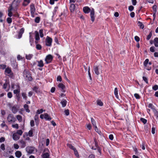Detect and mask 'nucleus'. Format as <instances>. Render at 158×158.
I'll return each instance as SVG.
<instances>
[{
    "instance_id": "obj_1",
    "label": "nucleus",
    "mask_w": 158,
    "mask_h": 158,
    "mask_svg": "<svg viewBox=\"0 0 158 158\" xmlns=\"http://www.w3.org/2000/svg\"><path fill=\"white\" fill-rule=\"evenodd\" d=\"M151 62H149V60L148 59H146L143 63V65L144 68L148 70H150L151 69Z\"/></svg>"
},
{
    "instance_id": "obj_2",
    "label": "nucleus",
    "mask_w": 158,
    "mask_h": 158,
    "mask_svg": "<svg viewBox=\"0 0 158 158\" xmlns=\"http://www.w3.org/2000/svg\"><path fill=\"white\" fill-rule=\"evenodd\" d=\"M40 117L41 119H44L46 120L50 121L52 119L50 116L47 113L41 114Z\"/></svg>"
},
{
    "instance_id": "obj_3",
    "label": "nucleus",
    "mask_w": 158,
    "mask_h": 158,
    "mask_svg": "<svg viewBox=\"0 0 158 158\" xmlns=\"http://www.w3.org/2000/svg\"><path fill=\"white\" fill-rule=\"evenodd\" d=\"M53 56L51 54H49L46 56L45 59L46 63L47 64L51 63L52 60Z\"/></svg>"
},
{
    "instance_id": "obj_4",
    "label": "nucleus",
    "mask_w": 158,
    "mask_h": 158,
    "mask_svg": "<svg viewBox=\"0 0 158 158\" xmlns=\"http://www.w3.org/2000/svg\"><path fill=\"white\" fill-rule=\"evenodd\" d=\"M26 151L29 154L33 153L35 151V148L34 147H27L26 148Z\"/></svg>"
},
{
    "instance_id": "obj_5",
    "label": "nucleus",
    "mask_w": 158,
    "mask_h": 158,
    "mask_svg": "<svg viewBox=\"0 0 158 158\" xmlns=\"http://www.w3.org/2000/svg\"><path fill=\"white\" fill-rule=\"evenodd\" d=\"M8 121L9 123L14 122L16 121V119L14 115L12 114H9L7 118Z\"/></svg>"
},
{
    "instance_id": "obj_6",
    "label": "nucleus",
    "mask_w": 158,
    "mask_h": 158,
    "mask_svg": "<svg viewBox=\"0 0 158 158\" xmlns=\"http://www.w3.org/2000/svg\"><path fill=\"white\" fill-rule=\"evenodd\" d=\"M52 39L48 36H47L45 40V44L47 46L50 47L52 45Z\"/></svg>"
},
{
    "instance_id": "obj_7",
    "label": "nucleus",
    "mask_w": 158,
    "mask_h": 158,
    "mask_svg": "<svg viewBox=\"0 0 158 158\" xmlns=\"http://www.w3.org/2000/svg\"><path fill=\"white\" fill-rule=\"evenodd\" d=\"M3 88L6 90V91H8L10 89L9 82L6 81L4 84L3 85Z\"/></svg>"
},
{
    "instance_id": "obj_8",
    "label": "nucleus",
    "mask_w": 158,
    "mask_h": 158,
    "mask_svg": "<svg viewBox=\"0 0 158 158\" xmlns=\"http://www.w3.org/2000/svg\"><path fill=\"white\" fill-rule=\"evenodd\" d=\"M90 15L91 19V20L92 22H94V10L93 8H92L91 10H90Z\"/></svg>"
},
{
    "instance_id": "obj_9",
    "label": "nucleus",
    "mask_w": 158,
    "mask_h": 158,
    "mask_svg": "<svg viewBox=\"0 0 158 158\" xmlns=\"http://www.w3.org/2000/svg\"><path fill=\"white\" fill-rule=\"evenodd\" d=\"M11 87L13 89H14V90L17 89L19 88H20L19 85L18 83H12L11 85Z\"/></svg>"
},
{
    "instance_id": "obj_10",
    "label": "nucleus",
    "mask_w": 158,
    "mask_h": 158,
    "mask_svg": "<svg viewBox=\"0 0 158 158\" xmlns=\"http://www.w3.org/2000/svg\"><path fill=\"white\" fill-rule=\"evenodd\" d=\"M35 44H38V41L40 40V38L39 37V35L38 32L37 31H35Z\"/></svg>"
},
{
    "instance_id": "obj_11",
    "label": "nucleus",
    "mask_w": 158,
    "mask_h": 158,
    "mask_svg": "<svg viewBox=\"0 0 158 158\" xmlns=\"http://www.w3.org/2000/svg\"><path fill=\"white\" fill-rule=\"evenodd\" d=\"M59 88H60L62 92H64L65 91V86L62 83H59L58 85Z\"/></svg>"
},
{
    "instance_id": "obj_12",
    "label": "nucleus",
    "mask_w": 158,
    "mask_h": 158,
    "mask_svg": "<svg viewBox=\"0 0 158 158\" xmlns=\"http://www.w3.org/2000/svg\"><path fill=\"white\" fill-rule=\"evenodd\" d=\"M83 11L85 14L89 13L90 11V8L88 6H85L83 8Z\"/></svg>"
},
{
    "instance_id": "obj_13",
    "label": "nucleus",
    "mask_w": 158,
    "mask_h": 158,
    "mask_svg": "<svg viewBox=\"0 0 158 158\" xmlns=\"http://www.w3.org/2000/svg\"><path fill=\"white\" fill-rule=\"evenodd\" d=\"M30 10L31 14H33L35 11V6L33 4H31V5Z\"/></svg>"
},
{
    "instance_id": "obj_14",
    "label": "nucleus",
    "mask_w": 158,
    "mask_h": 158,
    "mask_svg": "<svg viewBox=\"0 0 158 158\" xmlns=\"http://www.w3.org/2000/svg\"><path fill=\"white\" fill-rule=\"evenodd\" d=\"M20 147L22 148H25L26 146V142L23 140H21L19 142Z\"/></svg>"
},
{
    "instance_id": "obj_15",
    "label": "nucleus",
    "mask_w": 158,
    "mask_h": 158,
    "mask_svg": "<svg viewBox=\"0 0 158 158\" xmlns=\"http://www.w3.org/2000/svg\"><path fill=\"white\" fill-rule=\"evenodd\" d=\"M99 66H95L94 68V70L95 73L97 75L99 74V72L98 71Z\"/></svg>"
},
{
    "instance_id": "obj_16",
    "label": "nucleus",
    "mask_w": 158,
    "mask_h": 158,
    "mask_svg": "<svg viewBox=\"0 0 158 158\" xmlns=\"http://www.w3.org/2000/svg\"><path fill=\"white\" fill-rule=\"evenodd\" d=\"M49 156V153L48 152L43 153L42 155V158H50Z\"/></svg>"
},
{
    "instance_id": "obj_17",
    "label": "nucleus",
    "mask_w": 158,
    "mask_h": 158,
    "mask_svg": "<svg viewBox=\"0 0 158 158\" xmlns=\"http://www.w3.org/2000/svg\"><path fill=\"white\" fill-rule=\"evenodd\" d=\"M33 55L32 54H26L25 55L26 58L27 60H31L33 57Z\"/></svg>"
},
{
    "instance_id": "obj_18",
    "label": "nucleus",
    "mask_w": 158,
    "mask_h": 158,
    "mask_svg": "<svg viewBox=\"0 0 158 158\" xmlns=\"http://www.w3.org/2000/svg\"><path fill=\"white\" fill-rule=\"evenodd\" d=\"M75 9V5L73 4H70L69 9L71 12H73Z\"/></svg>"
},
{
    "instance_id": "obj_19",
    "label": "nucleus",
    "mask_w": 158,
    "mask_h": 158,
    "mask_svg": "<svg viewBox=\"0 0 158 158\" xmlns=\"http://www.w3.org/2000/svg\"><path fill=\"white\" fill-rule=\"evenodd\" d=\"M5 73L6 74H11L12 72L11 69L9 68H6L5 70Z\"/></svg>"
},
{
    "instance_id": "obj_20",
    "label": "nucleus",
    "mask_w": 158,
    "mask_h": 158,
    "mask_svg": "<svg viewBox=\"0 0 158 158\" xmlns=\"http://www.w3.org/2000/svg\"><path fill=\"white\" fill-rule=\"evenodd\" d=\"M13 138L15 140H17L19 138V136L16 133H14L13 135Z\"/></svg>"
},
{
    "instance_id": "obj_21",
    "label": "nucleus",
    "mask_w": 158,
    "mask_h": 158,
    "mask_svg": "<svg viewBox=\"0 0 158 158\" xmlns=\"http://www.w3.org/2000/svg\"><path fill=\"white\" fill-rule=\"evenodd\" d=\"M38 63V66L42 67H43L44 66V64L43 63V61L42 60H40L39 61H37Z\"/></svg>"
},
{
    "instance_id": "obj_22",
    "label": "nucleus",
    "mask_w": 158,
    "mask_h": 158,
    "mask_svg": "<svg viewBox=\"0 0 158 158\" xmlns=\"http://www.w3.org/2000/svg\"><path fill=\"white\" fill-rule=\"evenodd\" d=\"M24 32V29L23 28H22L21 29L18 35V38L20 39V38L22 36V35L23 34Z\"/></svg>"
},
{
    "instance_id": "obj_23",
    "label": "nucleus",
    "mask_w": 158,
    "mask_h": 158,
    "mask_svg": "<svg viewBox=\"0 0 158 158\" xmlns=\"http://www.w3.org/2000/svg\"><path fill=\"white\" fill-rule=\"evenodd\" d=\"M15 155L17 157L20 158L22 156L21 152L19 151H17L15 153Z\"/></svg>"
},
{
    "instance_id": "obj_24",
    "label": "nucleus",
    "mask_w": 158,
    "mask_h": 158,
    "mask_svg": "<svg viewBox=\"0 0 158 158\" xmlns=\"http://www.w3.org/2000/svg\"><path fill=\"white\" fill-rule=\"evenodd\" d=\"M114 93L116 98H117L118 99L119 98V96L118 95V91L117 88H115L114 89Z\"/></svg>"
},
{
    "instance_id": "obj_25",
    "label": "nucleus",
    "mask_w": 158,
    "mask_h": 158,
    "mask_svg": "<svg viewBox=\"0 0 158 158\" xmlns=\"http://www.w3.org/2000/svg\"><path fill=\"white\" fill-rule=\"evenodd\" d=\"M30 0H23V5L24 6H27L30 3Z\"/></svg>"
},
{
    "instance_id": "obj_26",
    "label": "nucleus",
    "mask_w": 158,
    "mask_h": 158,
    "mask_svg": "<svg viewBox=\"0 0 158 158\" xmlns=\"http://www.w3.org/2000/svg\"><path fill=\"white\" fill-rule=\"evenodd\" d=\"M60 103L62 104V106L63 107H64L66 105L67 101L65 99H63L61 102Z\"/></svg>"
},
{
    "instance_id": "obj_27",
    "label": "nucleus",
    "mask_w": 158,
    "mask_h": 158,
    "mask_svg": "<svg viewBox=\"0 0 158 158\" xmlns=\"http://www.w3.org/2000/svg\"><path fill=\"white\" fill-rule=\"evenodd\" d=\"M32 33L31 32L29 33L30 42L31 43V45H32V43L34 40L33 36L32 35Z\"/></svg>"
},
{
    "instance_id": "obj_28",
    "label": "nucleus",
    "mask_w": 158,
    "mask_h": 158,
    "mask_svg": "<svg viewBox=\"0 0 158 158\" xmlns=\"http://www.w3.org/2000/svg\"><path fill=\"white\" fill-rule=\"evenodd\" d=\"M154 43L156 47H158V38H156L154 40Z\"/></svg>"
},
{
    "instance_id": "obj_29",
    "label": "nucleus",
    "mask_w": 158,
    "mask_h": 158,
    "mask_svg": "<svg viewBox=\"0 0 158 158\" xmlns=\"http://www.w3.org/2000/svg\"><path fill=\"white\" fill-rule=\"evenodd\" d=\"M137 24L138 26H139L141 28L143 29L144 28V25L141 22L139 21H138Z\"/></svg>"
},
{
    "instance_id": "obj_30",
    "label": "nucleus",
    "mask_w": 158,
    "mask_h": 158,
    "mask_svg": "<svg viewBox=\"0 0 158 158\" xmlns=\"http://www.w3.org/2000/svg\"><path fill=\"white\" fill-rule=\"evenodd\" d=\"M97 105L100 106H102L103 105V103L100 100H98L97 101Z\"/></svg>"
},
{
    "instance_id": "obj_31",
    "label": "nucleus",
    "mask_w": 158,
    "mask_h": 158,
    "mask_svg": "<svg viewBox=\"0 0 158 158\" xmlns=\"http://www.w3.org/2000/svg\"><path fill=\"white\" fill-rule=\"evenodd\" d=\"M11 110L13 113L14 114H15L17 112V110L15 106H13Z\"/></svg>"
},
{
    "instance_id": "obj_32",
    "label": "nucleus",
    "mask_w": 158,
    "mask_h": 158,
    "mask_svg": "<svg viewBox=\"0 0 158 158\" xmlns=\"http://www.w3.org/2000/svg\"><path fill=\"white\" fill-rule=\"evenodd\" d=\"M16 118L17 120H18L19 122H20L22 121V116L19 115H18L16 116Z\"/></svg>"
},
{
    "instance_id": "obj_33",
    "label": "nucleus",
    "mask_w": 158,
    "mask_h": 158,
    "mask_svg": "<svg viewBox=\"0 0 158 158\" xmlns=\"http://www.w3.org/2000/svg\"><path fill=\"white\" fill-rule=\"evenodd\" d=\"M20 92V88L14 90L13 92L15 94H19Z\"/></svg>"
},
{
    "instance_id": "obj_34",
    "label": "nucleus",
    "mask_w": 158,
    "mask_h": 158,
    "mask_svg": "<svg viewBox=\"0 0 158 158\" xmlns=\"http://www.w3.org/2000/svg\"><path fill=\"white\" fill-rule=\"evenodd\" d=\"M45 111V110H44L42 109L38 110L36 112V114H39L42 113L43 112Z\"/></svg>"
},
{
    "instance_id": "obj_35",
    "label": "nucleus",
    "mask_w": 158,
    "mask_h": 158,
    "mask_svg": "<svg viewBox=\"0 0 158 158\" xmlns=\"http://www.w3.org/2000/svg\"><path fill=\"white\" fill-rule=\"evenodd\" d=\"M88 75L89 77V78L90 80L91 81L92 80V78L91 75V73H90V68L89 67L88 69Z\"/></svg>"
},
{
    "instance_id": "obj_36",
    "label": "nucleus",
    "mask_w": 158,
    "mask_h": 158,
    "mask_svg": "<svg viewBox=\"0 0 158 158\" xmlns=\"http://www.w3.org/2000/svg\"><path fill=\"white\" fill-rule=\"evenodd\" d=\"M24 107L26 111L27 112H30V110L28 109V105L27 104L24 105Z\"/></svg>"
},
{
    "instance_id": "obj_37",
    "label": "nucleus",
    "mask_w": 158,
    "mask_h": 158,
    "mask_svg": "<svg viewBox=\"0 0 158 158\" xmlns=\"http://www.w3.org/2000/svg\"><path fill=\"white\" fill-rule=\"evenodd\" d=\"M22 95L23 99L26 100L27 98L26 94L25 93L23 92L22 93Z\"/></svg>"
},
{
    "instance_id": "obj_38",
    "label": "nucleus",
    "mask_w": 158,
    "mask_h": 158,
    "mask_svg": "<svg viewBox=\"0 0 158 158\" xmlns=\"http://www.w3.org/2000/svg\"><path fill=\"white\" fill-rule=\"evenodd\" d=\"M8 16L10 17H11L13 15V13L11 11V9L9 10H8Z\"/></svg>"
},
{
    "instance_id": "obj_39",
    "label": "nucleus",
    "mask_w": 158,
    "mask_h": 158,
    "mask_svg": "<svg viewBox=\"0 0 158 158\" xmlns=\"http://www.w3.org/2000/svg\"><path fill=\"white\" fill-rule=\"evenodd\" d=\"M67 145L70 148L72 149L73 150H74L76 149V148L70 144H68Z\"/></svg>"
},
{
    "instance_id": "obj_40",
    "label": "nucleus",
    "mask_w": 158,
    "mask_h": 158,
    "mask_svg": "<svg viewBox=\"0 0 158 158\" xmlns=\"http://www.w3.org/2000/svg\"><path fill=\"white\" fill-rule=\"evenodd\" d=\"M32 134L33 131L32 129L29 131L28 132V135L30 137H32Z\"/></svg>"
},
{
    "instance_id": "obj_41",
    "label": "nucleus",
    "mask_w": 158,
    "mask_h": 158,
    "mask_svg": "<svg viewBox=\"0 0 158 158\" xmlns=\"http://www.w3.org/2000/svg\"><path fill=\"white\" fill-rule=\"evenodd\" d=\"M91 122L92 124L94 126H95L96 125V123L95 120L93 118H91Z\"/></svg>"
},
{
    "instance_id": "obj_42",
    "label": "nucleus",
    "mask_w": 158,
    "mask_h": 158,
    "mask_svg": "<svg viewBox=\"0 0 158 158\" xmlns=\"http://www.w3.org/2000/svg\"><path fill=\"white\" fill-rule=\"evenodd\" d=\"M39 33L40 34V36L42 38L44 36V35L43 34V30L42 29H40L39 30Z\"/></svg>"
},
{
    "instance_id": "obj_43",
    "label": "nucleus",
    "mask_w": 158,
    "mask_h": 158,
    "mask_svg": "<svg viewBox=\"0 0 158 158\" xmlns=\"http://www.w3.org/2000/svg\"><path fill=\"white\" fill-rule=\"evenodd\" d=\"M152 88L154 90H156L158 89V85H155L152 86Z\"/></svg>"
},
{
    "instance_id": "obj_44",
    "label": "nucleus",
    "mask_w": 158,
    "mask_h": 158,
    "mask_svg": "<svg viewBox=\"0 0 158 158\" xmlns=\"http://www.w3.org/2000/svg\"><path fill=\"white\" fill-rule=\"evenodd\" d=\"M12 127H13L14 128H15L17 129L19 128V125L18 124H13L12 125Z\"/></svg>"
},
{
    "instance_id": "obj_45",
    "label": "nucleus",
    "mask_w": 158,
    "mask_h": 158,
    "mask_svg": "<svg viewBox=\"0 0 158 158\" xmlns=\"http://www.w3.org/2000/svg\"><path fill=\"white\" fill-rule=\"evenodd\" d=\"M140 121L142 122L144 124H145L147 122V120L145 118H141Z\"/></svg>"
},
{
    "instance_id": "obj_46",
    "label": "nucleus",
    "mask_w": 158,
    "mask_h": 158,
    "mask_svg": "<svg viewBox=\"0 0 158 158\" xmlns=\"http://www.w3.org/2000/svg\"><path fill=\"white\" fill-rule=\"evenodd\" d=\"M94 127L95 128V131L97 132H98L99 134H100L101 133V131H98V128H97V126H96V125L95 126H94Z\"/></svg>"
},
{
    "instance_id": "obj_47",
    "label": "nucleus",
    "mask_w": 158,
    "mask_h": 158,
    "mask_svg": "<svg viewBox=\"0 0 158 158\" xmlns=\"http://www.w3.org/2000/svg\"><path fill=\"white\" fill-rule=\"evenodd\" d=\"M36 48L38 50H40L41 49V46L39 44H36Z\"/></svg>"
},
{
    "instance_id": "obj_48",
    "label": "nucleus",
    "mask_w": 158,
    "mask_h": 158,
    "mask_svg": "<svg viewBox=\"0 0 158 158\" xmlns=\"http://www.w3.org/2000/svg\"><path fill=\"white\" fill-rule=\"evenodd\" d=\"M156 7L157 6L156 5H154L152 7L154 13L156 14Z\"/></svg>"
},
{
    "instance_id": "obj_49",
    "label": "nucleus",
    "mask_w": 158,
    "mask_h": 158,
    "mask_svg": "<svg viewBox=\"0 0 158 158\" xmlns=\"http://www.w3.org/2000/svg\"><path fill=\"white\" fill-rule=\"evenodd\" d=\"M0 148L3 151L5 150V145L4 144L2 143L1 145Z\"/></svg>"
},
{
    "instance_id": "obj_50",
    "label": "nucleus",
    "mask_w": 158,
    "mask_h": 158,
    "mask_svg": "<svg viewBox=\"0 0 158 158\" xmlns=\"http://www.w3.org/2000/svg\"><path fill=\"white\" fill-rule=\"evenodd\" d=\"M23 131L21 130H18L17 131L16 133L21 135L23 133Z\"/></svg>"
},
{
    "instance_id": "obj_51",
    "label": "nucleus",
    "mask_w": 158,
    "mask_h": 158,
    "mask_svg": "<svg viewBox=\"0 0 158 158\" xmlns=\"http://www.w3.org/2000/svg\"><path fill=\"white\" fill-rule=\"evenodd\" d=\"M64 112L65 114L67 116L69 115V110L68 109L65 110L64 111Z\"/></svg>"
},
{
    "instance_id": "obj_52",
    "label": "nucleus",
    "mask_w": 158,
    "mask_h": 158,
    "mask_svg": "<svg viewBox=\"0 0 158 158\" xmlns=\"http://www.w3.org/2000/svg\"><path fill=\"white\" fill-rule=\"evenodd\" d=\"M40 21V18L39 17H36L35 19V22L37 23H39Z\"/></svg>"
},
{
    "instance_id": "obj_53",
    "label": "nucleus",
    "mask_w": 158,
    "mask_h": 158,
    "mask_svg": "<svg viewBox=\"0 0 158 158\" xmlns=\"http://www.w3.org/2000/svg\"><path fill=\"white\" fill-rule=\"evenodd\" d=\"M14 148L16 149H18L19 148V145L16 143H14Z\"/></svg>"
},
{
    "instance_id": "obj_54",
    "label": "nucleus",
    "mask_w": 158,
    "mask_h": 158,
    "mask_svg": "<svg viewBox=\"0 0 158 158\" xmlns=\"http://www.w3.org/2000/svg\"><path fill=\"white\" fill-rule=\"evenodd\" d=\"M143 80L145 81V82L147 83L148 84V78L145 77H143Z\"/></svg>"
},
{
    "instance_id": "obj_55",
    "label": "nucleus",
    "mask_w": 158,
    "mask_h": 158,
    "mask_svg": "<svg viewBox=\"0 0 158 158\" xmlns=\"http://www.w3.org/2000/svg\"><path fill=\"white\" fill-rule=\"evenodd\" d=\"M7 21L9 23H10L12 22V19L10 18H8L7 19Z\"/></svg>"
},
{
    "instance_id": "obj_56",
    "label": "nucleus",
    "mask_w": 158,
    "mask_h": 158,
    "mask_svg": "<svg viewBox=\"0 0 158 158\" xmlns=\"http://www.w3.org/2000/svg\"><path fill=\"white\" fill-rule=\"evenodd\" d=\"M73 151L74 152V153L75 155L77 157H78L79 156V155H78V152L77 151V150H76V149H75V150H73Z\"/></svg>"
},
{
    "instance_id": "obj_57",
    "label": "nucleus",
    "mask_w": 158,
    "mask_h": 158,
    "mask_svg": "<svg viewBox=\"0 0 158 158\" xmlns=\"http://www.w3.org/2000/svg\"><path fill=\"white\" fill-rule=\"evenodd\" d=\"M57 81H60V82L62 81V78L60 76H58L56 79Z\"/></svg>"
},
{
    "instance_id": "obj_58",
    "label": "nucleus",
    "mask_w": 158,
    "mask_h": 158,
    "mask_svg": "<svg viewBox=\"0 0 158 158\" xmlns=\"http://www.w3.org/2000/svg\"><path fill=\"white\" fill-rule=\"evenodd\" d=\"M12 94L10 92H9L7 94V97L9 98H11L12 97Z\"/></svg>"
},
{
    "instance_id": "obj_59",
    "label": "nucleus",
    "mask_w": 158,
    "mask_h": 158,
    "mask_svg": "<svg viewBox=\"0 0 158 158\" xmlns=\"http://www.w3.org/2000/svg\"><path fill=\"white\" fill-rule=\"evenodd\" d=\"M134 96L136 99H139L140 98V96L139 94H135Z\"/></svg>"
},
{
    "instance_id": "obj_60",
    "label": "nucleus",
    "mask_w": 158,
    "mask_h": 158,
    "mask_svg": "<svg viewBox=\"0 0 158 158\" xmlns=\"http://www.w3.org/2000/svg\"><path fill=\"white\" fill-rule=\"evenodd\" d=\"M31 126L33 127L34 126V121L33 120H31L30 123Z\"/></svg>"
},
{
    "instance_id": "obj_61",
    "label": "nucleus",
    "mask_w": 158,
    "mask_h": 158,
    "mask_svg": "<svg viewBox=\"0 0 158 158\" xmlns=\"http://www.w3.org/2000/svg\"><path fill=\"white\" fill-rule=\"evenodd\" d=\"M57 9H58V7L57 6L55 7L54 8V10H53V15H54L56 14V11H57Z\"/></svg>"
},
{
    "instance_id": "obj_62",
    "label": "nucleus",
    "mask_w": 158,
    "mask_h": 158,
    "mask_svg": "<svg viewBox=\"0 0 158 158\" xmlns=\"http://www.w3.org/2000/svg\"><path fill=\"white\" fill-rule=\"evenodd\" d=\"M58 0H50L49 3L51 5H53L55 1H57Z\"/></svg>"
},
{
    "instance_id": "obj_63",
    "label": "nucleus",
    "mask_w": 158,
    "mask_h": 158,
    "mask_svg": "<svg viewBox=\"0 0 158 158\" xmlns=\"http://www.w3.org/2000/svg\"><path fill=\"white\" fill-rule=\"evenodd\" d=\"M134 7L132 6H130L128 7V10L130 11H132L134 9Z\"/></svg>"
},
{
    "instance_id": "obj_64",
    "label": "nucleus",
    "mask_w": 158,
    "mask_h": 158,
    "mask_svg": "<svg viewBox=\"0 0 158 158\" xmlns=\"http://www.w3.org/2000/svg\"><path fill=\"white\" fill-rule=\"evenodd\" d=\"M135 39L137 42H139L140 40L139 37L137 36H135Z\"/></svg>"
}]
</instances>
